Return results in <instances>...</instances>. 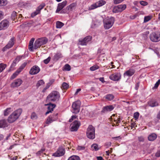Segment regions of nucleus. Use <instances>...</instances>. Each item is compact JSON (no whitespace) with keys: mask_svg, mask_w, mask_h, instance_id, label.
<instances>
[{"mask_svg":"<svg viewBox=\"0 0 160 160\" xmlns=\"http://www.w3.org/2000/svg\"><path fill=\"white\" fill-rule=\"evenodd\" d=\"M59 97V93L57 91H54L47 96L46 101L47 102H54L58 100Z\"/></svg>","mask_w":160,"mask_h":160,"instance_id":"f257e3e1","label":"nucleus"},{"mask_svg":"<svg viewBox=\"0 0 160 160\" xmlns=\"http://www.w3.org/2000/svg\"><path fill=\"white\" fill-rule=\"evenodd\" d=\"M22 112L21 109H18L13 112L8 117V122L10 123L15 122L19 117Z\"/></svg>","mask_w":160,"mask_h":160,"instance_id":"f03ea898","label":"nucleus"},{"mask_svg":"<svg viewBox=\"0 0 160 160\" xmlns=\"http://www.w3.org/2000/svg\"><path fill=\"white\" fill-rule=\"evenodd\" d=\"M48 42V39L46 37L38 38L35 41L34 44V49H36L39 48L43 45L46 44Z\"/></svg>","mask_w":160,"mask_h":160,"instance_id":"7ed1b4c3","label":"nucleus"},{"mask_svg":"<svg viewBox=\"0 0 160 160\" xmlns=\"http://www.w3.org/2000/svg\"><path fill=\"white\" fill-rule=\"evenodd\" d=\"M95 128L92 125H89L87 131V136L88 138L91 139H93L95 137Z\"/></svg>","mask_w":160,"mask_h":160,"instance_id":"20e7f679","label":"nucleus"},{"mask_svg":"<svg viewBox=\"0 0 160 160\" xmlns=\"http://www.w3.org/2000/svg\"><path fill=\"white\" fill-rule=\"evenodd\" d=\"M150 40L153 42H158L160 41V32H156L151 33L149 36Z\"/></svg>","mask_w":160,"mask_h":160,"instance_id":"39448f33","label":"nucleus"},{"mask_svg":"<svg viewBox=\"0 0 160 160\" xmlns=\"http://www.w3.org/2000/svg\"><path fill=\"white\" fill-rule=\"evenodd\" d=\"M114 21V18L113 17H111L110 18L104 21L103 23L104 28L106 29H109L112 26Z\"/></svg>","mask_w":160,"mask_h":160,"instance_id":"423d86ee","label":"nucleus"},{"mask_svg":"<svg viewBox=\"0 0 160 160\" xmlns=\"http://www.w3.org/2000/svg\"><path fill=\"white\" fill-rule=\"evenodd\" d=\"M80 105L81 102L79 100L73 102L72 105V107L73 108L72 112L75 114L78 113L80 111Z\"/></svg>","mask_w":160,"mask_h":160,"instance_id":"0eeeda50","label":"nucleus"},{"mask_svg":"<svg viewBox=\"0 0 160 160\" xmlns=\"http://www.w3.org/2000/svg\"><path fill=\"white\" fill-rule=\"evenodd\" d=\"M92 39V37L88 36L83 39H79L78 44L82 46L86 45L88 42L91 41Z\"/></svg>","mask_w":160,"mask_h":160,"instance_id":"6e6552de","label":"nucleus"},{"mask_svg":"<svg viewBox=\"0 0 160 160\" xmlns=\"http://www.w3.org/2000/svg\"><path fill=\"white\" fill-rule=\"evenodd\" d=\"M81 125L80 122L77 120L74 121L71 124L70 130L72 132L77 131Z\"/></svg>","mask_w":160,"mask_h":160,"instance_id":"1a4fd4ad","label":"nucleus"},{"mask_svg":"<svg viewBox=\"0 0 160 160\" xmlns=\"http://www.w3.org/2000/svg\"><path fill=\"white\" fill-rule=\"evenodd\" d=\"M65 152L64 148L62 146L59 147L57 151L53 154L55 157H60L63 156Z\"/></svg>","mask_w":160,"mask_h":160,"instance_id":"9d476101","label":"nucleus"},{"mask_svg":"<svg viewBox=\"0 0 160 160\" xmlns=\"http://www.w3.org/2000/svg\"><path fill=\"white\" fill-rule=\"evenodd\" d=\"M15 40V38L13 37H12L7 45L2 48V51L4 52L7 49H9L12 48L14 45Z\"/></svg>","mask_w":160,"mask_h":160,"instance_id":"9b49d317","label":"nucleus"},{"mask_svg":"<svg viewBox=\"0 0 160 160\" xmlns=\"http://www.w3.org/2000/svg\"><path fill=\"white\" fill-rule=\"evenodd\" d=\"M121 75L120 72L115 73L111 75L109 78L111 80L113 81H118L121 79Z\"/></svg>","mask_w":160,"mask_h":160,"instance_id":"f8f14e48","label":"nucleus"},{"mask_svg":"<svg viewBox=\"0 0 160 160\" xmlns=\"http://www.w3.org/2000/svg\"><path fill=\"white\" fill-rule=\"evenodd\" d=\"M58 113H54L52 115H51L47 118L46 123L49 124L53 122L56 121L58 118Z\"/></svg>","mask_w":160,"mask_h":160,"instance_id":"ddd939ff","label":"nucleus"},{"mask_svg":"<svg viewBox=\"0 0 160 160\" xmlns=\"http://www.w3.org/2000/svg\"><path fill=\"white\" fill-rule=\"evenodd\" d=\"M114 108V107L112 105L106 106L102 108V109L101 112V114H102L108 112H111L112 111Z\"/></svg>","mask_w":160,"mask_h":160,"instance_id":"4468645a","label":"nucleus"},{"mask_svg":"<svg viewBox=\"0 0 160 160\" xmlns=\"http://www.w3.org/2000/svg\"><path fill=\"white\" fill-rule=\"evenodd\" d=\"M126 8V6L125 4L119 5L114 8L113 12L114 13L121 12L125 10Z\"/></svg>","mask_w":160,"mask_h":160,"instance_id":"2eb2a0df","label":"nucleus"},{"mask_svg":"<svg viewBox=\"0 0 160 160\" xmlns=\"http://www.w3.org/2000/svg\"><path fill=\"white\" fill-rule=\"evenodd\" d=\"M23 81L20 78L15 80L11 85L12 88L18 87L22 83Z\"/></svg>","mask_w":160,"mask_h":160,"instance_id":"dca6fc26","label":"nucleus"},{"mask_svg":"<svg viewBox=\"0 0 160 160\" xmlns=\"http://www.w3.org/2000/svg\"><path fill=\"white\" fill-rule=\"evenodd\" d=\"M49 103L48 104H45L46 106H48L47 111L45 113V115H47L48 114H49L50 112H51L53 110V109L55 107L56 105L54 104H52L50 102H49Z\"/></svg>","mask_w":160,"mask_h":160,"instance_id":"f3484780","label":"nucleus"},{"mask_svg":"<svg viewBox=\"0 0 160 160\" xmlns=\"http://www.w3.org/2000/svg\"><path fill=\"white\" fill-rule=\"evenodd\" d=\"M40 71L39 68L37 66H33L31 69L29 73L31 75H34L38 73Z\"/></svg>","mask_w":160,"mask_h":160,"instance_id":"a211bd4d","label":"nucleus"},{"mask_svg":"<svg viewBox=\"0 0 160 160\" xmlns=\"http://www.w3.org/2000/svg\"><path fill=\"white\" fill-rule=\"evenodd\" d=\"M9 26V22L7 20H4L0 23V30L7 28Z\"/></svg>","mask_w":160,"mask_h":160,"instance_id":"6ab92c4d","label":"nucleus"},{"mask_svg":"<svg viewBox=\"0 0 160 160\" xmlns=\"http://www.w3.org/2000/svg\"><path fill=\"white\" fill-rule=\"evenodd\" d=\"M135 72V71L134 69L130 68L124 73L123 75L124 77L126 76L131 77L134 74Z\"/></svg>","mask_w":160,"mask_h":160,"instance_id":"aec40b11","label":"nucleus"},{"mask_svg":"<svg viewBox=\"0 0 160 160\" xmlns=\"http://www.w3.org/2000/svg\"><path fill=\"white\" fill-rule=\"evenodd\" d=\"M148 105L152 107L158 106L159 105L158 102L155 100L152 99L148 102Z\"/></svg>","mask_w":160,"mask_h":160,"instance_id":"412c9836","label":"nucleus"},{"mask_svg":"<svg viewBox=\"0 0 160 160\" xmlns=\"http://www.w3.org/2000/svg\"><path fill=\"white\" fill-rule=\"evenodd\" d=\"M66 4L67 2L66 1L59 3L58 4L56 12H58L66 6Z\"/></svg>","mask_w":160,"mask_h":160,"instance_id":"4be33fe9","label":"nucleus"},{"mask_svg":"<svg viewBox=\"0 0 160 160\" xmlns=\"http://www.w3.org/2000/svg\"><path fill=\"white\" fill-rule=\"evenodd\" d=\"M62 57V54L60 52H57L54 53L53 57V59L54 61H57Z\"/></svg>","mask_w":160,"mask_h":160,"instance_id":"5701e85b","label":"nucleus"},{"mask_svg":"<svg viewBox=\"0 0 160 160\" xmlns=\"http://www.w3.org/2000/svg\"><path fill=\"white\" fill-rule=\"evenodd\" d=\"M157 138V135L155 133H152L149 135L148 137V140L150 141H153Z\"/></svg>","mask_w":160,"mask_h":160,"instance_id":"b1692460","label":"nucleus"},{"mask_svg":"<svg viewBox=\"0 0 160 160\" xmlns=\"http://www.w3.org/2000/svg\"><path fill=\"white\" fill-rule=\"evenodd\" d=\"M7 121L5 119H2L0 120V128H5L7 126Z\"/></svg>","mask_w":160,"mask_h":160,"instance_id":"393cba45","label":"nucleus"},{"mask_svg":"<svg viewBox=\"0 0 160 160\" xmlns=\"http://www.w3.org/2000/svg\"><path fill=\"white\" fill-rule=\"evenodd\" d=\"M104 98L108 101H111L114 99V96L112 94H108L105 95Z\"/></svg>","mask_w":160,"mask_h":160,"instance_id":"a878e982","label":"nucleus"},{"mask_svg":"<svg viewBox=\"0 0 160 160\" xmlns=\"http://www.w3.org/2000/svg\"><path fill=\"white\" fill-rule=\"evenodd\" d=\"M77 4L76 3H73L70 4L68 7V9L70 11H72L74 10L76 7Z\"/></svg>","mask_w":160,"mask_h":160,"instance_id":"bb28decb","label":"nucleus"},{"mask_svg":"<svg viewBox=\"0 0 160 160\" xmlns=\"http://www.w3.org/2000/svg\"><path fill=\"white\" fill-rule=\"evenodd\" d=\"M96 2L98 7L102 6L105 4L106 3V1L103 0H99Z\"/></svg>","mask_w":160,"mask_h":160,"instance_id":"cd10ccee","label":"nucleus"},{"mask_svg":"<svg viewBox=\"0 0 160 160\" xmlns=\"http://www.w3.org/2000/svg\"><path fill=\"white\" fill-rule=\"evenodd\" d=\"M27 64V62H24L17 70L20 72L25 68Z\"/></svg>","mask_w":160,"mask_h":160,"instance_id":"c85d7f7f","label":"nucleus"},{"mask_svg":"<svg viewBox=\"0 0 160 160\" xmlns=\"http://www.w3.org/2000/svg\"><path fill=\"white\" fill-rule=\"evenodd\" d=\"M68 160H80V158L78 156L73 155L69 157Z\"/></svg>","mask_w":160,"mask_h":160,"instance_id":"c756f323","label":"nucleus"},{"mask_svg":"<svg viewBox=\"0 0 160 160\" xmlns=\"http://www.w3.org/2000/svg\"><path fill=\"white\" fill-rule=\"evenodd\" d=\"M64 24L62 22L58 21L56 23V28H61L63 25Z\"/></svg>","mask_w":160,"mask_h":160,"instance_id":"7c9ffc66","label":"nucleus"},{"mask_svg":"<svg viewBox=\"0 0 160 160\" xmlns=\"http://www.w3.org/2000/svg\"><path fill=\"white\" fill-rule=\"evenodd\" d=\"M98 8V6L97 5L96 2L93 3V4L91 5L88 8V10H93L97 8Z\"/></svg>","mask_w":160,"mask_h":160,"instance_id":"2f4dec72","label":"nucleus"},{"mask_svg":"<svg viewBox=\"0 0 160 160\" xmlns=\"http://www.w3.org/2000/svg\"><path fill=\"white\" fill-rule=\"evenodd\" d=\"M11 108H8L5 109L4 112V115L5 116H8L11 112Z\"/></svg>","mask_w":160,"mask_h":160,"instance_id":"473e14b6","label":"nucleus"},{"mask_svg":"<svg viewBox=\"0 0 160 160\" xmlns=\"http://www.w3.org/2000/svg\"><path fill=\"white\" fill-rule=\"evenodd\" d=\"M7 65L3 63L0 64V72H2L6 67Z\"/></svg>","mask_w":160,"mask_h":160,"instance_id":"72a5a7b5","label":"nucleus"},{"mask_svg":"<svg viewBox=\"0 0 160 160\" xmlns=\"http://www.w3.org/2000/svg\"><path fill=\"white\" fill-rule=\"evenodd\" d=\"M91 148L92 150L97 151L99 150L98 145L96 144H93L91 146Z\"/></svg>","mask_w":160,"mask_h":160,"instance_id":"f704fd0d","label":"nucleus"},{"mask_svg":"<svg viewBox=\"0 0 160 160\" xmlns=\"http://www.w3.org/2000/svg\"><path fill=\"white\" fill-rule=\"evenodd\" d=\"M20 73V72L18 70H17V71L12 75L11 77V79H14Z\"/></svg>","mask_w":160,"mask_h":160,"instance_id":"c9c22d12","label":"nucleus"},{"mask_svg":"<svg viewBox=\"0 0 160 160\" xmlns=\"http://www.w3.org/2000/svg\"><path fill=\"white\" fill-rule=\"evenodd\" d=\"M17 13L15 12H13L11 15V18L13 21H15L17 18Z\"/></svg>","mask_w":160,"mask_h":160,"instance_id":"e433bc0d","label":"nucleus"},{"mask_svg":"<svg viewBox=\"0 0 160 160\" xmlns=\"http://www.w3.org/2000/svg\"><path fill=\"white\" fill-rule=\"evenodd\" d=\"M69 87L68 85L66 82H64L62 84L61 88L65 90L67 89Z\"/></svg>","mask_w":160,"mask_h":160,"instance_id":"4c0bfd02","label":"nucleus"},{"mask_svg":"<svg viewBox=\"0 0 160 160\" xmlns=\"http://www.w3.org/2000/svg\"><path fill=\"white\" fill-rule=\"evenodd\" d=\"M71 66L69 64H67L64 67V69L65 70L69 71L71 70Z\"/></svg>","mask_w":160,"mask_h":160,"instance_id":"58836bf2","label":"nucleus"},{"mask_svg":"<svg viewBox=\"0 0 160 160\" xmlns=\"http://www.w3.org/2000/svg\"><path fill=\"white\" fill-rule=\"evenodd\" d=\"M7 4L6 0H0V7L5 6Z\"/></svg>","mask_w":160,"mask_h":160,"instance_id":"ea45409f","label":"nucleus"},{"mask_svg":"<svg viewBox=\"0 0 160 160\" xmlns=\"http://www.w3.org/2000/svg\"><path fill=\"white\" fill-rule=\"evenodd\" d=\"M45 6V3H42L37 8V9L40 12L41 10Z\"/></svg>","mask_w":160,"mask_h":160,"instance_id":"a19ab883","label":"nucleus"},{"mask_svg":"<svg viewBox=\"0 0 160 160\" xmlns=\"http://www.w3.org/2000/svg\"><path fill=\"white\" fill-rule=\"evenodd\" d=\"M40 13V11L37 9L34 12L31 14V16L32 17H34L37 14H39Z\"/></svg>","mask_w":160,"mask_h":160,"instance_id":"79ce46f5","label":"nucleus"},{"mask_svg":"<svg viewBox=\"0 0 160 160\" xmlns=\"http://www.w3.org/2000/svg\"><path fill=\"white\" fill-rule=\"evenodd\" d=\"M99 68V67L97 65H95L91 67L90 68V69L91 71H94L98 69Z\"/></svg>","mask_w":160,"mask_h":160,"instance_id":"37998d69","label":"nucleus"},{"mask_svg":"<svg viewBox=\"0 0 160 160\" xmlns=\"http://www.w3.org/2000/svg\"><path fill=\"white\" fill-rule=\"evenodd\" d=\"M33 42H29V44L28 46V48L30 49L31 51L33 50L34 49V45H33Z\"/></svg>","mask_w":160,"mask_h":160,"instance_id":"c03bdc74","label":"nucleus"},{"mask_svg":"<svg viewBox=\"0 0 160 160\" xmlns=\"http://www.w3.org/2000/svg\"><path fill=\"white\" fill-rule=\"evenodd\" d=\"M44 82L42 80H39L37 83L36 86L38 88L40 86L44 84Z\"/></svg>","mask_w":160,"mask_h":160,"instance_id":"a18cd8bd","label":"nucleus"},{"mask_svg":"<svg viewBox=\"0 0 160 160\" xmlns=\"http://www.w3.org/2000/svg\"><path fill=\"white\" fill-rule=\"evenodd\" d=\"M160 84V80L159 79L155 84L154 87L152 88V89H157Z\"/></svg>","mask_w":160,"mask_h":160,"instance_id":"49530a36","label":"nucleus"},{"mask_svg":"<svg viewBox=\"0 0 160 160\" xmlns=\"http://www.w3.org/2000/svg\"><path fill=\"white\" fill-rule=\"evenodd\" d=\"M45 149L44 148H42L38 152L36 153V155L37 156H40L41 155V154L43 153V152L44 151Z\"/></svg>","mask_w":160,"mask_h":160,"instance_id":"de8ad7c7","label":"nucleus"},{"mask_svg":"<svg viewBox=\"0 0 160 160\" xmlns=\"http://www.w3.org/2000/svg\"><path fill=\"white\" fill-rule=\"evenodd\" d=\"M151 17L150 16H147L144 17V22H148L151 19Z\"/></svg>","mask_w":160,"mask_h":160,"instance_id":"09e8293b","label":"nucleus"},{"mask_svg":"<svg viewBox=\"0 0 160 160\" xmlns=\"http://www.w3.org/2000/svg\"><path fill=\"white\" fill-rule=\"evenodd\" d=\"M51 59L50 57H49L47 58L44 60H43V62L45 64H48L50 61Z\"/></svg>","mask_w":160,"mask_h":160,"instance_id":"8fccbe9b","label":"nucleus"},{"mask_svg":"<svg viewBox=\"0 0 160 160\" xmlns=\"http://www.w3.org/2000/svg\"><path fill=\"white\" fill-rule=\"evenodd\" d=\"M140 4L141 5L143 6H146L148 4V2L144 1H140Z\"/></svg>","mask_w":160,"mask_h":160,"instance_id":"3c124183","label":"nucleus"},{"mask_svg":"<svg viewBox=\"0 0 160 160\" xmlns=\"http://www.w3.org/2000/svg\"><path fill=\"white\" fill-rule=\"evenodd\" d=\"M139 116V113L138 112H136L134 114V118L135 120L137 119Z\"/></svg>","mask_w":160,"mask_h":160,"instance_id":"603ef678","label":"nucleus"},{"mask_svg":"<svg viewBox=\"0 0 160 160\" xmlns=\"http://www.w3.org/2000/svg\"><path fill=\"white\" fill-rule=\"evenodd\" d=\"M159 49L158 48H155L154 50V52L158 56H159Z\"/></svg>","mask_w":160,"mask_h":160,"instance_id":"864d4df0","label":"nucleus"},{"mask_svg":"<svg viewBox=\"0 0 160 160\" xmlns=\"http://www.w3.org/2000/svg\"><path fill=\"white\" fill-rule=\"evenodd\" d=\"M124 0H113L114 3L115 4H118Z\"/></svg>","mask_w":160,"mask_h":160,"instance_id":"5fc2aeb1","label":"nucleus"},{"mask_svg":"<svg viewBox=\"0 0 160 160\" xmlns=\"http://www.w3.org/2000/svg\"><path fill=\"white\" fill-rule=\"evenodd\" d=\"M155 156L157 157H160V150L157 151L155 154Z\"/></svg>","mask_w":160,"mask_h":160,"instance_id":"6e6d98bb","label":"nucleus"},{"mask_svg":"<svg viewBox=\"0 0 160 160\" xmlns=\"http://www.w3.org/2000/svg\"><path fill=\"white\" fill-rule=\"evenodd\" d=\"M3 15L4 14L3 12L0 11V20L3 18Z\"/></svg>","mask_w":160,"mask_h":160,"instance_id":"4d7b16f0","label":"nucleus"},{"mask_svg":"<svg viewBox=\"0 0 160 160\" xmlns=\"http://www.w3.org/2000/svg\"><path fill=\"white\" fill-rule=\"evenodd\" d=\"M111 143L110 142H108L105 143V146H107L106 148H108L111 146Z\"/></svg>","mask_w":160,"mask_h":160,"instance_id":"13d9d810","label":"nucleus"},{"mask_svg":"<svg viewBox=\"0 0 160 160\" xmlns=\"http://www.w3.org/2000/svg\"><path fill=\"white\" fill-rule=\"evenodd\" d=\"M138 140L139 142H143L144 141V139L142 137H140L138 138Z\"/></svg>","mask_w":160,"mask_h":160,"instance_id":"bf43d9fd","label":"nucleus"},{"mask_svg":"<svg viewBox=\"0 0 160 160\" xmlns=\"http://www.w3.org/2000/svg\"><path fill=\"white\" fill-rule=\"evenodd\" d=\"M115 121H116V123L118 124L120 122V119L119 118H118L116 120H115Z\"/></svg>","mask_w":160,"mask_h":160,"instance_id":"052dcab7","label":"nucleus"},{"mask_svg":"<svg viewBox=\"0 0 160 160\" xmlns=\"http://www.w3.org/2000/svg\"><path fill=\"white\" fill-rule=\"evenodd\" d=\"M99 79L100 81L103 83L105 82L104 81V78L103 77L100 78H99Z\"/></svg>","mask_w":160,"mask_h":160,"instance_id":"680f3d73","label":"nucleus"},{"mask_svg":"<svg viewBox=\"0 0 160 160\" xmlns=\"http://www.w3.org/2000/svg\"><path fill=\"white\" fill-rule=\"evenodd\" d=\"M157 118L160 119V111H159L157 115Z\"/></svg>","mask_w":160,"mask_h":160,"instance_id":"e2e57ef3","label":"nucleus"},{"mask_svg":"<svg viewBox=\"0 0 160 160\" xmlns=\"http://www.w3.org/2000/svg\"><path fill=\"white\" fill-rule=\"evenodd\" d=\"M81 90V89L80 88H78L77 89L76 92L75 93V95H77L78 94V92Z\"/></svg>","mask_w":160,"mask_h":160,"instance_id":"0e129e2a","label":"nucleus"},{"mask_svg":"<svg viewBox=\"0 0 160 160\" xmlns=\"http://www.w3.org/2000/svg\"><path fill=\"white\" fill-rule=\"evenodd\" d=\"M15 65H16L15 63L14 62H13L10 68H12L13 67H15Z\"/></svg>","mask_w":160,"mask_h":160,"instance_id":"69168bd1","label":"nucleus"},{"mask_svg":"<svg viewBox=\"0 0 160 160\" xmlns=\"http://www.w3.org/2000/svg\"><path fill=\"white\" fill-rule=\"evenodd\" d=\"M36 116L35 115V114L34 113H32V115H31V118H35V117H36Z\"/></svg>","mask_w":160,"mask_h":160,"instance_id":"338daca9","label":"nucleus"},{"mask_svg":"<svg viewBox=\"0 0 160 160\" xmlns=\"http://www.w3.org/2000/svg\"><path fill=\"white\" fill-rule=\"evenodd\" d=\"M3 138V136L2 135L0 134V141L2 140Z\"/></svg>","mask_w":160,"mask_h":160,"instance_id":"774afa93","label":"nucleus"}]
</instances>
